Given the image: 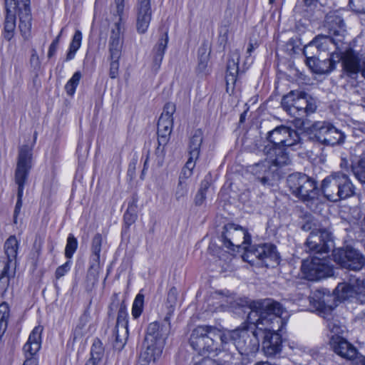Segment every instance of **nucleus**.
Instances as JSON below:
<instances>
[{
	"label": "nucleus",
	"mask_w": 365,
	"mask_h": 365,
	"mask_svg": "<svg viewBox=\"0 0 365 365\" xmlns=\"http://www.w3.org/2000/svg\"><path fill=\"white\" fill-rule=\"evenodd\" d=\"M250 312L247 322L253 327L244 329L247 330L249 338L245 349L238 351L240 354L252 351L259 346L260 339L264 354L274 356L282 351V336L279 334L286 322L282 317L284 308L277 302L266 299L253 301L250 304Z\"/></svg>",
	"instance_id": "nucleus-1"
},
{
	"label": "nucleus",
	"mask_w": 365,
	"mask_h": 365,
	"mask_svg": "<svg viewBox=\"0 0 365 365\" xmlns=\"http://www.w3.org/2000/svg\"><path fill=\"white\" fill-rule=\"evenodd\" d=\"M249 338L247 330L236 329L232 331H222L213 326L201 325L195 327L190 336V344L199 354L213 353L216 355L225 352L224 362L232 363V353H227L230 346L238 351L245 349Z\"/></svg>",
	"instance_id": "nucleus-2"
},
{
	"label": "nucleus",
	"mask_w": 365,
	"mask_h": 365,
	"mask_svg": "<svg viewBox=\"0 0 365 365\" xmlns=\"http://www.w3.org/2000/svg\"><path fill=\"white\" fill-rule=\"evenodd\" d=\"M269 143L263 149L267 156L272 158L278 165H289L291 162L286 147H292L300 143L297 132L289 127L280 125L268 133Z\"/></svg>",
	"instance_id": "nucleus-3"
},
{
	"label": "nucleus",
	"mask_w": 365,
	"mask_h": 365,
	"mask_svg": "<svg viewBox=\"0 0 365 365\" xmlns=\"http://www.w3.org/2000/svg\"><path fill=\"white\" fill-rule=\"evenodd\" d=\"M321 190L329 201L337 202L354 194V187L349 177L341 172H334L321 183Z\"/></svg>",
	"instance_id": "nucleus-4"
},
{
	"label": "nucleus",
	"mask_w": 365,
	"mask_h": 365,
	"mask_svg": "<svg viewBox=\"0 0 365 365\" xmlns=\"http://www.w3.org/2000/svg\"><path fill=\"white\" fill-rule=\"evenodd\" d=\"M36 138L31 145H24L19 148L17 165L15 171V182L18 185L17 202L14 210L16 217L20 212L22 206V197L25 182L32 167V150Z\"/></svg>",
	"instance_id": "nucleus-5"
},
{
	"label": "nucleus",
	"mask_w": 365,
	"mask_h": 365,
	"mask_svg": "<svg viewBox=\"0 0 365 365\" xmlns=\"http://www.w3.org/2000/svg\"><path fill=\"white\" fill-rule=\"evenodd\" d=\"M287 182L292 193L302 201L308 202L317 199L319 190L317 182L306 174L292 173Z\"/></svg>",
	"instance_id": "nucleus-6"
},
{
	"label": "nucleus",
	"mask_w": 365,
	"mask_h": 365,
	"mask_svg": "<svg viewBox=\"0 0 365 365\" xmlns=\"http://www.w3.org/2000/svg\"><path fill=\"white\" fill-rule=\"evenodd\" d=\"M116 21L110 26L108 40L109 57L120 58L123 44L124 26L122 15L124 10V0H115Z\"/></svg>",
	"instance_id": "nucleus-7"
},
{
	"label": "nucleus",
	"mask_w": 365,
	"mask_h": 365,
	"mask_svg": "<svg viewBox=\"0 0 365 365\" xmlns=\"http://www.w3.org/2000/svg\"><path fill=\"white\" fill-rule=\"evenodd\" d=\"M268 159L255 163L250 167V173L255 176L256 179L264 186L272 187L277 184L280 179L278 168L284 165L277 164L272 158L267 156Z\"/></svg>",
	"instance_id": "nucleus-8"
},
{
	"label": "nucleus",
	"mask_w": 365,
	"mask_h": 365,
	"mask_svg": "<svg viewBox=\"0 0 365 365\" xmlns=\"http://www.w3.org/2000/svg\"><path fill=\"white\" fill-rule=\"evenodd\" d=\"M6 11L8 13L18 14L19 18V28L24 40L31 37V12L30 0H5Z\"/></svg>",
	"instance_id": "nucleus-9"
},
{
	"label": "nucleus",
	"mask_w": 365,
	"mask_h": 365,
	"mask_svg": "<svg viewBox=\"0 0 365 365\" xmlns=\"http://www.w3.org/2000/svg\"><path fill=\"white\" fill-rule=\"evenodd\" d=\"M312 138L327 146L343 144L346 135L333 125L326 122H317L312 125Z\"/></svg>",
	"instance_id": "nucleus-10"
},
{
	"label": "nucleus",
	"mask_w": 365,
	"mask_h": 365,
	"mask_svg": "<svg viewBox=\"0 0 365 365\" xmlns=\"http://www.w3.org/2000/svg\"><path fill=\"white\" fill-rule=\"evenodd\" d=\"M302 270L306 278L311 281L319 280L334 274V267L329 259L315 256L311 259L303 261Z\"/></svg>",
	"instance_id": "nucleus-11"
},
{
	"label": "nucleus",
	"mask_w": 365,
	"mask_h": 365,
	"mask_svg": "<svg viewBox=\"0 0 365 365\" xmlns=\"http://www.w3.org/2000/svg\"><path fill=\"white\" fill-rule=\"evenodd\" d=\"M243 258L250 263H254L255 259H257L266 267H270L277 265L279 259L276 247L271 244H262L250 247L246 250Z\"/></svg>",
	"instance_id": "nucleus-12"
},
{
	"label": "nucleus",
	"mask_w": 365,
	"mask_h": 365,
	"mask_svg": "<svg viewBox=\"0 0 365 365\" xmlns=\"http://www.w3.org/2000/svg\"><path fill=\"white\" fill-rule=\"evenodd\" d=\"M222 238L224 245L232 250H235L234 247H242L246 251L251 242V236L247 230L235 224H228L225 226Z\"/></svg>",
	"instance_id": "nucleus-13"
},
{
	"label": "nucleus",
	"mask_w": 365,
	"mask_h": 365,
	"mask_svg": "<svg viewBox=\"0 0 365 365\" xmlns=\"http://www.w3.org/2000/svg\"><path fill=\"white\" fill-rule=\"evenodd\" d=\"M332 255L334 261L343 268L357 271L365 264V257L352 248L334 250Z\"/></svg>",
	"instance_id": "nucleus-14"
},
{
	"label": "nucleus",
	"mask_w": 365,
	"mask_h": 365,
	"mask_svg": "<svg viewBox=\"0 0 365 365\" xmlns=\"http://www.w3.org/2000/svg\"><path fill=\"white\" fill-rule=\"evenodd\" d=\"M332 245V236L326 228L314 229L307 239L305 246L309 252L327 253Z\"/></svg>",
	"instance_id": "nucleus-15"
},
{
	"label": "nucleus",
	"mask_w": 365,
	"mask_h": 365,
	"mask_svg": "<svg viewBox=\"0 0 365 365\" xmlns=\"http://www.w3.org/2000/svg\"><path fill=\"white\" fill-rule=\"evenodd\" d=\"M343 72L347 76L356 78L359 73L365 78V60L361 63L359 54L353 49H346L344 52L340 53Z\"/></svg>",
	"instance_id": "nucleus-16"
},
{
	"label": "nucleus",
	"mask_w": 365,
	"mask_h": 365,
	"mask_svg": "<svg viewBox=\"0 0 365 365\" xmlns=\"http://www.w3.org/2000/svg\"><path fill=\"white\" fill-rule=\"evenodd\" d=\"M339 22L341 25L338 30H332V29H330V31H333V37L317 36L308 46L304 47V55H307V52H308L309 50H312L314 48H317L318 50L325 51L329 48V46L331 44L335 45L336 48H339V43L343 42L345 32L344 22L341 20H339Z\"/></svg>",
	"instance_id": "nucleus-17"
},
{
	"label": "nucleus",
	"mask_w": 365,
	"mask_h": 365,
	"mask_svg": "<svg viewBox=\"0 0 365 365\" xmlns=\"http://www.w3.org/2000/svg\"><path fill=\"white\" fill-rule=\"evenodd\" d=\"M128 313L125 305L122 303L118 312L116 325L115 327V342L113 346L120 351L125 346L128 338Z\"/></svg>",
	"instance_id": "nucleus-18"
},
{
	"label": "nucleus",
	"mask_w": 365,
	"mask_h": 365,
	"mask_svg": "<svg viewBox=\"0 0 365 365\" xmlns=\"http://www.w3.org/2000/svg\"><path fill=\"white\" fill-rule=\"evenodd\" d=\"M42 331L43 327L37 326L30 334L27 342L23 347L26 357L23 365H37V360L34 356L41 348Z\"/></svg>",
	"instance_id": "nucleus-19"
},
{
	"label": "nucleus",
	"mask_w": 365,
	"mask_h": 365,
	"mask_svg": "<svg viewBox=\"0 0 365 365\" xmlns=\"http://www.w3.org/2000/svg\"><path fill=\"white\" fill-rule=\"evenodd\" d=\"M152 0H137L136 28L140 34L147 31L152 19Z\"/></svg>",
	"instance_id": "nucleus-20"
},
{
	"label": "nucleus",
	"mask_w": 365,
	"mask_h": 365,
	"mask_svg": "<svg viewBox=\"0 0 365 365\" xmlns=\"http://www.w3.org/2000/svg\"><path fill=\"white\" fill-rule=\"evenodd\" d=\"M170 331V322L165 320L162 324L158 322L150 323L147 329V333L145 339L148 342L152 341L155 344H161L164 346L165 340L168 338Z\"/></svg>",
	"instance_id": "nucleus-21"
},
{
	"label": "nucleus",
	"mask_w": 365,
	"mask_h": 365,
	"mask_svg": "<svg viewBox=\"0 0 365 365\" xmlns=\"http://www.w3.org/2000/svg\"><path fill=\"white\" fill-rule=\"evenodd\" d=\"M330 344L334 351L343 358L353 359L357 355L356 349L340 336H331Z\"/></svg>",
	"instance_id": "nucleus-22"
},
{
	"label": "nucleus",
	"mask_w": 365,
	"mask_h": 365,
	"mask_svg": "<svg viewBox=\"0 0 365 365\" xmlns=\"http://www.w3.org/2000/svg\"><path fill=\"white\" fill-rule=\"evenodd\" d=\"M163 346L161 344H155L154 342H148L144 339L143 347L140 354L139 363L148 364L155 361L161 355Z\"/></svg>",
	"instance_id": "nucleus-23"
},
{
	"label": "nucleus",
	"mask_w": 365,
	"mask_h": 365,
	"mask_svg": "<svg viewBox=\"0 0 365 365\" xmlns=\"http://www.w3.org/2000/svg\"><path fill=\"white\" fill-rule=\"evenodd\" d=\"M173 120H167L160 117L158 123V147L156 153H162L164 151V146L168 141L170 135L173 130Z\"/></svg>",
	"instance_id": "nucleus-24"
},
{
	"label": "nucleus",
	"mask_w": 365,
	"mask_h": 365,
	"mask_svg": "<svg viewBox=\"0 0 365 365\" xmlns=\"http://www.w3.org/2000/svg\"><path fill=\"white\" fill-rule=\"evenodd\" d=\"M168 43V34L165 33L161 38H159L158 42L153 48V69L158 71L160 67V64L163 59L165 51L167 48Z\"/></svg>",
	"instance_id": "nucleus-25"
},
{
	"label": "nucleus",
	"mask_w": 365,
	"mask_h": 365,
	"mask_svg": "<svg viewBox=\"0 0 365 365\" xmlns=\"http://www.w3.org/2000/svg\"><path fill=\"white\" fill-rule=\"evenodd\" d=\"M102 242V235L97 233L94 235L91 242V264L90 269L95 272H97L100 267V254L101 252Z\"/></svg>",
	"instance_id": "nucleus-26"
},
{
	"label": "nucleus",
	"mask_w": 365,
	"mask_h": 365,
	"mask_svg": "<svg viewBox=\"0 0 365 365\" xmlns=\"http://www.w3.org/2000/svg\"><path fill=\"white\" fill-rule=\"evenodd\" d=\"M299 95L301 91H292L284 96L282 100L283 109L297 120H298V106L294 103H296V97Z\"/></svg>",
	"instance_id": "nucleus-27"
},
{
	"label": "nucleus",
	"mask_w": 365,
	"mask_h": 365,
	"mask_svg": "<svg viewBox=\"0 0 365 365\" xmlns=\"http://www.w3.org/2000/svg\"><path fill=\"white\" fill-rule=\"evenodd\" d=\"M1 262L5 267L0 272V296L4 297L10 288V281L14 277L15 272L12 267H10L9 262Z\"/></svg>",
	"instance_id": "nucleus-28"
},
{
	"label": "nucleus",
	"mask_w": 365,
	"mask_h": 365,
	"mask_svg": "<svg viewBox=\"0 0 365 365\" xmlns=\"http://www.w3.org/2000/svg\"><path fill=\"white\" fill-rule=\"evenodd\" d=\"M294 103L298 106V120L316 110L315 104L309 102L305 97V93L302 91L301 95L296 97V103Z\"/></svg>",
	"instance_id": "nucleus-29"
},
{
	"label": "nucleus",
	"mask_w": 365,
	"mask_h": 365,
	"mask_svg": "<svg viewBox=\"0 0 365 365\" xmlns=\"http://www.w3.org/2000/svg\"><path fill=\"white\" fill-rule=\"evenodd\" d=\"M89 317L86 313H84L79 319L78 323L73 332V341L81 342L83 339L87 335L89 331L90 326H88Z\"/></svg>",
	"instance_id": "nucleus-30"
},
{
	"label": "nucleus",
	"mask_w": 365,
	"mask_h": 365,
	"mask_svg": "<svg viewBox=\"0 0 365 365\" xmlns=\"http://www.w3.org/2000/svg\"><path fill=\"white\" fill-rule=\"evenodd\" d=\"M239 58L236 59L231 58L229 59L227 63V70L225 75L226 85L227 89L228 90L230 87L233 88L236 81L237 77L239 72Z\"/></svg>",
	"instance_id": "nucleus-31"
},
{
	"label": "nucleus",
	"mask_w": 365,
	"mask_h": 365,
	"mask_svg": "<svg viewBox=\"0 0 365 365\" xmlns=\"http://www.w3.org/2000/svg\"><path fill=\"white\" fill-rule=\"evenodd\" d=\"M19 248V242L16 240L15 236L9 237L4 245L5 254L7 256L6 260H3L4 262H9L10 267H13L15 265V262H14V259L17 255V250Z\"/></svg>",
	"instance_id": "nucleus-32"
},
{
	"label": "nucleus",
	"mask_w": 365,
	"mask_h": 365,
	"mask_svg": "<svg viewBox=\"0 0 365 365\" xmlns=\"http://www.w3.org/2000/svg\"><path fill=\"white\" fill-rule=\"evenodd\" d=\"M202 142V132L201 130L194 131L189 142L188 152L192 158H199L200 149Z\"/></svg>",
	"instance_id": "nucleus-33"
},
{
	"label": "nucleus",
	"mask_w": 365,
	"mask_h": 365,
	"mask_svg": "<svg viewBox=\"0 0 365 365\" xmlns=\"http://www.w3.org/2000/svg\"><path fill=\"white\" fill-rule=\"evenodd\" d=\"M334 294L336 297L340 301H344L355 296L349 283H339L334 290Z\"/></svg>",
	"instance_id": "nucleus-34"
},
{
	"label": "nucleus",
	"mask_w": 365,
	"mask_h": 365,
	"mask_svg": "<svg viewBox=\"0 0 365 365\" xmlns=\"http://www.w3.org/2000/svg\"><path fill=\"white\" fill-rule=\"evenodd\" d=\"M16 29V16L14 14L6 12L4 21V36L7 41H10L14 34Z\"/></svg>",
	"instance_id": "nucleus-35"
},
{
	"label": "nucleus",
	"mask_w": 365,
	"mask_h": 365,
	"mask_svg": "<svg viewBox=\"0 0 365 365\" xmlns=\"http://www.w3.org/2000/svg\"><path fill=\"white\" fill-rule=\"evenodd\" d=\"M178 301V290L175 287H172L170 289L166 304L168 307V312L166 316L165 317V321L168 322L170 319V317L174 312L175 307L177 304Z\"/></svg>",
	"instance_id": "nucleus-36"
},
{
	"label": "nucleus",
	"mask_w": 365,
	"mask_h": 365,
	"mask_svg": "<svg viewBox=\"0 0 365 365\" xmlns=\"http://www.w3.org/2000/svg\"><path fill=\"white\" fill-rule=\"evenodd\" d=\"M82 34L79 30L76 31L72 41L69 46V51L67 53L66 61H68L72 60L76 55V51L79 49L81 45Z\"/></svg>",
	"instance_id": "nucleus-37"
},
{
	"label": "nucleus",
	"mask_w": 365,
	"mask_h": 365,
	"mask_svg": "<svg viewBox=\"0 0 365 365\" xmlns=\"http://www.w3.org/2000/svg\"><path fill=\"white\" fill-rule=\"evenodd\" d=\"M189 191L188 182L178 180V185L174 190V197L178 202H184L187 197Z\"/></svg>",
	"instance_id": "nucleus-38"
},
{
	"label": "nucleus",
	"mask_w": 365,
	"mask_h": 365,
	"mask_svg": "<svg viewBox=\"0 0 365 365\" xmlns=\"http://www.w3.org/2000/svg\"><path fill=\"white\" fill-rule=\"evenodd\" d=\"M305 56L307 58V65L312 69L313 72L319 74L326 73L327 72L328 68L322 67L320 65L321 60L314 56H309L307 53Z\"/></svg>",
	"instance_id": "nucleus-39"
},
{
	"label": "nucleus",
	"mask_w": 365,
	"mask_h": 365,
	"mask_svg": "<svg viewBox=\"0 0 365 365\" xmlns=\"http://www.w3.org/2000/svg\"><path fill=\"white\" fill-rule=\"evenodd\" d=\"M143 305H144V295L138 293L133 303L132 306V316L134 319L138 318L143 309Z\"/></svg>",
	"instance_id": "nucleus-40"
},
{
	"label": "nucleus",
	"mask_w": 365,
	"mask_h": 365,
	"mask_svg": "<svg viewBox=\"0 0 365 365\" xmlns=\"http://www.w3.org/2000/svg\"><path fill=\"white\" fill-rule=\"evenodd\" d=\"M78 247V242L76 238L70 234L67 238V244L65 249V255L67 258L71 259Z\"/></svg>",
	"instance_id": "nucleus-41"
},
{
	"label": "nucleus",
	"mask_w": 365,
	"mask_h": 365,
	"mask_svg": "<svg viewBox=\"0 0 365 365\" xmlns=\"http://www.w3.org/2000/svg\"><path fill=\"white\" fill-rule=\"evenodd\" d=\"M103 346L102 342L99 339H96L92 345L91 354L93 359L100 361L103 354Z\"/></svg>",
	"instance_id": "nucleus-42"
},
{
	"label": "nucleus",
	"mask_w": 365,
	"mask_h": 365,
	"mask_svg": "<svg viewBox=\"0 0 365 365\" xmlns=\"http://www.w3.org/2000/svg\"><path fill=\"white\" fill-rule=\"evenodd\" d=\"M352 170L359 181L365 183V159H361L358 164L353 167Z\"/></svg>",
	"instance_id": "nucleus-43"
},
{
	"label": "nucleus",
	"mask_w": 365,
	"mask_h": 365,
	"mask_svg": "<svg viewBox=\"0 0 365 365\" xmlns=\"http://www.w3.org/2000/svg\"><path fill=\"white\" fill-rule=\"evenodd\" d=\"M209 182L204 180L201 183V187L195 197V203L196 205H201L206 198V190L209 187Z\"/></svg>",
	"instance_id": "nucleus-44"
},
{
	"label": "nucleus",
	"mask_w": 365,
	"mask_h": 365,
	"mask_svg": "<svg viewBox=\"0 0 365 365\" xmlns=\"http://www.w3.org/2000/svg\"><path fill=\"white\" fill-rule=\"evenodd\" d=\"M349 284L351 289H353L355 295L365 294V283L364 280L359 279H351Z\"/></svg>",
	"instance_id": "nucleus-45"
},
{
	"label": "nucleus",
	"mask_w": 365,
	"mask_h": 365,
	"mask_svg": "<svg viewBox=\"0 0 365 365\" xmlns=\"http://www.w3.org/2000/svg\"><path fill=\"white\" fill-rule=\"evenodd\" d=\"M312 301L314 302V306L319 311L327 309L331 310V306H327L324 297H323V299H321V297L318 296L317 294H314V296L312 297L310 302H312Z\"/></svg>",
	"instance_id": "nucleus-46"
},
{
	"label": "nucleus",
	"mask_w": 365,
	"mask_h": 365,
	"mask_svg": "<svg viewBox=\"0 0 365 365\" xmlns=\"http://www.w3.org/2000/svg\"><path fill=\"white\" fill-rule=\"evenodd\" d=\"M120 58L109 57L110 60V71L109 76L111 78H115L119 73V59Z\"/></svg>",
	"instance_id": "nucleus-47"
},
{
	"label": "nucleus",
	"mask_w": 365,
	"mask_h": 365,
	"mask_svg": "<svg viewBox=\"0 0 365 365\" xmlns=\"http://www.w3.org/2000/svg\"><path fill=\"white\" fill-rule=\"evenodd\" d=\"M175 105L173 103H168L165 105L163 112L160 117L167 120H173V115L175 112Z\"/></svg>",
	"instance_id": "nucleus-48"
},
{
	"label": "nucleus",
	"mask_w": 365,
	"mask_h": 365,
	"mask_svg": "<svg viewBox=\"0 0 365 365\" xmlns=\"http://www.w3.org/2000/svg\"><path fill=\"white\" fill-rule=\"evenodd\" d=\"M327 327L334 334L333 336H339V334L343 332V327L337 320H328Z\"/></svg>",
	"instance_id": "nucleus-49"
},
{
	"label": "nucleus",
	"mask_w": 365,
	"mask_h": 365,
	"mask_svg": "<svg viewBox=\"0 0 365 365\" xmlns=\"http://www.w3.org/2000/svg\"><path fill=\"white\" fill-rule=\"evenodd\" d=\"M70 269V264L69 262H66L63 265L58 267L56 270V279H59L63 277L66 273L68 272Z\"/></svg>",
	"instance_id": "nucleus-50"
},
{
	"label": "nucleus",
	"mask_w": 365,
	"mask_h": 365,
	"mask_svg": "<svg viewBox=\"0 0 365 365\" xmlns=\"http://www.w3.org/2000/svg\"><path fill=\"white\" fill-rule=\"evenodd\" d=\"M195 365H222L218 361L211 358H204L196 362Z\"/></svg>",
	"instance_id": "nucleus-51"
},
{
	"label": "nucleus",
	"mask_w": 365,
	"mask_h": 365,
	"mask_svg": "<svg viewBox=\"0 0 365 365\" xmlns=\"http://www.w3.org/2000/svg\"><path fill=\"white\" fill-rule=\"evenodd\" d=\"M192 175V172L190 170L185 169V168H182L181 173L179 176L178 180H182L184 182H187V180L191 175Z\"/></svg>",
	"instance_id": "nucleus-52"
},
{
	"label": "nucleus",
	"mask_w": 365,
	"mask_h": 365,
	"mask_svg": "<svg viewBox=\"0 0 365 365\" xmlns=\"http://www.w3.org/2000/svg\"><path fill=\"white\" fill-rule=\"evenodd\" d=\"M198 159V158H192V155H189V158L184 166L185 169L190 170L192 172V170L194 169L195 166V162Z\"/></svg>",
	"instance_id": "nucleus-53"
},
{
	"label": "nucleus",
	"mask_w": 365,
	"mask_h": 365,
	"mask_svg": "<svg viewBox=\"0 0 365 365\" xmlns=\"http://www.w3.org/2000/svg\"><path fill=\"white\" fill-rule=\"evenodd\" d=\"M320 65L322 67L327 68V72H330L334 68V63L331 58H327L324 61H321Z\"/></svg>",
	"instance_id": "nucleus-54"
},
{
	"label": "nucleus",
	"mask_w": 365,
	"mask_h": 365,
	"mask_svg": "<svg viewBox=\"0 0 365 365\" xmlns=\"http://www.w3.org/2000/svg\"><path fill=\"white\" fill-rule=\"evenodd\" d=\"M81 78V73L80 71H76L74 73L71 78L68 81L73 85H75L76 87L78 85L80 80Z\"/></svg>",
	"instance_id": "nucleus-55"
},
{
	"label": "nucleus",
	"mask_w": 365,
	"mask_h": 365,
	"mask_svg": "<svg viewBox=\"0 0 365 365\" xmlns=\"http://www.w3.org/2000/svg\"><path fill=\"white\" fill-rule=\"evenodd\" d=\"M359 133L365 134V123H359L356 127L354 128V134L359 135Z\"/></svg>",
	"instance_id": "nucleus-56"
},
{
	"label": "nucleus",
	"mask_w": 365,
	"mask_h": 365,
	"mask_svg": "<svg viewBox=\"0 0 365 365\" xmlns=\"http://www.w3.org/2000/svg\"><path fill=\"white\" fill-rule=\"evenodd\" d=\"M76 86L75 85H73L69 81L67 82V83L65 86V89L68 95L73 96L75 93Z\"/></svg>",
	"instance_id": "nucleus-57"
},
{
	"label": "nucleus",
	"mask_w": 365,
	"mask_h": 365,
	"mask_svg": "<svg viewBox=\"0 0 365 365\" xmlns=\"http://www.w3.org/2000/svg\"><path fill=\"white\" fill-rule=\"evenodd\" d=\"M352 360L355 361L356 365H365V356L359 355L358 353Z\"/></svg>",
	"instance_id": "nucleus-58"
},
{
	"label": "nucleus",
	"mask_w": 365,
	"mask_h": 365,
	"mask_svg": "<svg viewBox=\"0 0 365 365\" xmlns=\"http://www.w3.org/2000/svg\"><path fill=\"white\" fill-rule=\"evenodd\" d=\"M57 48H58L57 46H55V45H53L51 43L49 48H48V58H51L53 56H54V54L56 53V51L57 50Z\"/></svg>",
	"instance_id": "nucleus-59"
},
{
	"label": "nucleus",
	"mask_w": 365,
	"mask_h": 365,
	"mask_svg": "<svg viewBox=\"0 0 365 365\" xmlns=\"http://www.w3.org/2000/svg\"><path fill=\"white\" fill-rule=\"evenodd\" d=\"M220 35L221 38H222V40L226 42L227 41V38H228V29H227V28L225 27L224 29V32H222V31L221 30L220 31Z\"/></svg>",
	"instance_id": "nucleus-60"
},
{
	"label": "nucleus",
	"mask_w": 365,
	"mask_h": 365,
	"mask_svg": "<svg viewBox=\"0 0 365 365\" xmlns=\"http://www.w3.org/2000/svg\"><path fill=\"white\" fill-rule=\"evenodd\" d=\"M257 47V43L253 44L252 43H250L249 46L247 50V53L250 54L252 52V51Z\"/></svg>",
	"instance_id": "nucleus-61"
},
{
	"label": "nucleus",
	"mask_w": 365,
	"mask_h": 365,
	"mask_svg": "<svg viewBox=\"0 0 365 365\" xmlns=\"http://www.w3.org/2000/svg\"><path fill=\"white\" fill-rule=\"evenodd\" d=\"M98 361V360L90 359L85 365H97Z\"/></svg>",
	"instance_id": "nucleus-62"
},
{
	"label": "nucleus",
	"mask_w": 365,
	"mask_h": 365,
	"mask_svg": "<svg viewBox=\"0 0 365 365\" xmlns=\"http://www.w3.org/2000/svg\"><path fill=\"white\" fill-rule=\"evenodd\" d=\"M61 33H62V31H61L60 34H58V36L53 41V42L51 43V44L53 45H55V46H58V43H59V39H60V36L61 35Z\"/></svg>",
	"instance_id": "nucleus-63"
},
{
	"label": "nucleus",
	"mask_w": 365,
	"mask_h": 365,
	"mask_svg": "<svg viewBox=\"0 0 365 365\" xmlns=\"http://www.w3.org/2000/svg\"><path fill=\"white\" fill-rule=\"evenodd\" d=\"M226 298H227V299H226V300H225V302L227 304H232V301H233V299H234V297L230 295V296H226Z\"/></svg>",
	"instance_id": "nucleus-64"
}]
</instances>
